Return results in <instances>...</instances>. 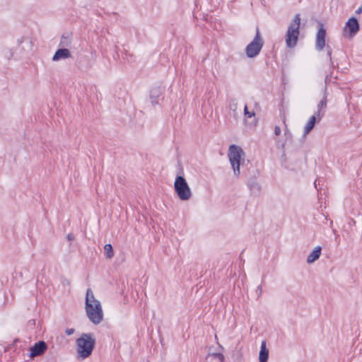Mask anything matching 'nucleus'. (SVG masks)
<instances>
[{"label": "nucleus", "mask_w": 362, "mask_h": 362, "mask_svg": "<svg viewBox=\"0 0 362 362\" xmlns=\"http://www.w3.org/2000/svg\"><path fill=\"white\" fill-rule=\"evenodd\" d=\"M321 105H326V103H324L322 101H321Z\"/></svg>", "instance_id": "nucleus-21"}, {"label": "nucleus", "mask_w": 362, "mask_h": 362, "mask_svg": "<svg viewBox=\"0 0 362 362\" xmlns=\"http://www.w3.org/2000/svg\"><path fill=\"white\" fill-rule=\"evenodd\" d=\"M174 189L181 201H187L192 196V190L182 176H177L174 183Z\"/></svg>", "instance_id": "nucleus-4"}, {"label": "nucleus", "mask_w": 362, "mask_h": 362, "mask_svg": "<svg viewBox=\"0 0 362 362\" xmlns=\"http://www.w3.org/2000/svg\"><path fill=\"white\" fill-rule=\"evenodd\" d=\"M211 356L218 359L220 362H225V357L221 353H214Z\"/></svg>", "instance_id": "nucleus-15"}, {"label": "nucleus", "mask_w": 362, "mask_h": 362, "mask_svg": "<svg viewBox=\"0 0 362 362\" xmlns=\"http://www.w3.org/2000/svg\"><path fill=\"white\" fill-rule=\"evenodd\" d=\"M95 340L90 334H83L76 340L77 352L78 356L82 358L88 357L95 346Z\"/></svg>", "instance_id": "nucleus-2"}, {"label": "nucleus", "mask_w": 362, "mask_h": 362, "mask_svg": "<svg viewBox=\"0 0 362 362\" xmlns=\"http://www.w3.org/2000/svg\"><path fill=\"white\" fill-rule=\"evenodd\" d=\"M86 311L88 319L94 324L100 323L103 319V313L99 300L95 298L90 288L86 291Z\"/></svg>", "instance_id": "nucleus-1"}, {"label": "nucleus", "mask_w": 362, "mask_h": 362, "mask_svg": "<svg viewBox=\"0 0 362 362\" xmlns=\"http://www.w3.org/2000/svg\"><path fill=\"white\" fill-rule=\"evenodd\" d=\"M283 122H284V124H285V126L286 127V119H285V118H284Z\"/></svg>", "instance_id": "nucleus-20"}, {"label": "nucleus", "mask_w": 362, "mask_h": 362, "mask_svg": "<svg viewBox=\"0 0 362 362\" xmlns=\"http://www.w3.org/2000/svg\"><path fill=\"white\" fill-rule=\"evenodd\" d=\"M244 113L245 115L247 116L248 118H250L252 117H254L255 115V113L254 111H249L247 105L245 106L244 108Z\"/></svg>", "instance_id": "nucleus-16"}, {"label": "nucleus", "mask_w": 362, "mask_h": 362, "mask_svg": "<svg viewBox=\"0 0 362 362\" xmlns=\"http://www.w3.org/2000/svg\"><path fill=\"white\" fill-rule=\"evenodd\" d=\"M269 357V350L267 348L266 341H262L259 355V362H267Z\"/></svg>", "instance_id": "nucleus-10"}, {"label": "nucleus", "mask_w": 362, "mask_h": 362, "mask_svg": "<svg viewBox=\"0 0 362 362\" xmlns=\"http://www.w3.org/2000/svg\"><path fill=\"white\" fill-rule=\"evenodd\" d=\"M47 349V346L44 341H40L35 343L30 349V358H33L36 356L43 354Z\"/></svg>", "instance_id": "nucleus-9"}, {"label": "nucleus", "mask_w": 362, "mask_h": 362, "mask_svg": "<svg viewBox=\"0 0 362 362\" xmlns=\"http://www.w3.org/2000/svg\"><path fill=\"white\" fill-rule=\"evenodd\" d=\"M243 156H244V153L240 147L235 145L230 146L228 158L234 173L237 175L240 173V161Z\"/></svg>", "instance_id": "nucleus-5"}, {"label": "nucleus", "mask_w": 362, "mask_h": 362, "mask_svg": "<svg viewBox=\"0 0 362 362\" xmlns=\"http://www.w3.org/2000/svg\"><path fill=\"white\" fill-rule=\"evenodd\" d=\"M300 15L296 14L290 23L286 34V44L289 48H293L297 45L300 34Z\"/></svg>", "instance_id": "nucleus-3"}, {"label": "nucleus", "mask_w": 362, "mask_h": 362, "mask_svg": "<svg viewBox=\"0 0 362 362\" xmlns=\"http://www.w3.org/2000/svg\"><path fill=\"white\" fill-rule=\"evenodd\" d=\"M74 329H67L66 331V333L68 334V335H71L74 333Z\"/></svg>", "instance_id": "nucleus-18"}, {"label": "nucleus", "mask_w": 362, "mask_h": 362, "mask_svg": "<svg viewBox=\"0 0 362 362\" xmlns=\"http://www.w3.org/2000/svg\"><path fill=\"white\" fill-rule=\"evenodd\" d=\"M361 12H362V6H360V7H359L356 11V13L357 14H359V13H361Z\"/></svg>", "instance_id": "nucleus-19"}, {"label": "nucleus", "mask_w": 362, "mask_h": 362, "mask_svg": "<svg viewBox=\"0 0 362 362\" xmlns=\"http://www.w3.org/2000/svg\"><path fill=\"white\" fill-rule=\"evenodd\" d=\"M315 122H316V118H315V116H314V115L312 116L309 119L308 122H307V124L304 128V134L305 135L309 134L310 132V131L313 129V128L315 126Z\"/></svg>", "instance_id": "nucleus-13"}, {"label": "nucleus", "mask_w": 362, "mask_h": 362, "mask_svg": "<svg viewBox=\"0 0 362 362\" xmlns=\"http://www.w3.org/2000/svg\"><path fill=\"white\" fill-rule=\"evenodd\" d=\"M359 30V24L354 17L350 18L346 23L343 30V35L345 37L352 38Z\"/></svg>", "instance_id": "nucleus-8"}, {"label": "nucleus", "mask_w": 362, "mask_h": 362, "mask_svg": "<svg viewBox=\"0 0 362 362\" xmlns=\"http://www.w3.org/2000/svg\"><path fill=\"white\" fill-rule=\"evenodd\" d=\"M69 56L70 52L67 49H59L55 52L53 57V60H58L62 58H67Z\"/></svg>", "instance_id": "nucleus-11"}, {"label": "nucleus", "mask_w": 362, "mask_h": 362, "mask_svg": "<svg viewBox=\"0 0 362 362\" xmlns=\"http://www.w3.org/2000/svg\"><path fill=\"white\" fill-rule=\"evenodd\" d=\"M107 258H112L114 255L112 247L110 244H106L104 247Z\"/></svg>", "instance_id": "nucleus-14"}, {"label": "nucleus", "mask_w": 362, "mask_h": 362, "mask_svg": "<svg viewBox=\"0 0 362 362\" xmlns=\"http://www.w3.org/2000/svg\"><path fill=\"white\" fill-rule=\"evenodd\" d=\"M327 31L325 28L322 23H319L318 30L315 35V49L318 51L323 50L327 45Z\"/></svg>", "instance_id": "nucleus-7"}, {"label": "nucleus", "mask_w": 362, "mask_h": 362, "mask_svg": "<svg viewBox=\"0 0 362 362\" xmlns=\"http://www.w3.org/2000/svg\"><path fill=\"white\" fill-rule=\"evenodd\" d=\"M263 40L261 37L260 32L258 28L256 29V35L253 40L247 45L245 53L250 58L256 57L260 52L263 46Z\"/></svg>", "instance_id": "nucleus-6"}, {"label": "nucleus", "mask_w": 362, "mask_h": 362, "mask_svg": "<svg viewBox=\"0 0 362 362\" xmlns=\"http://www.w3.org/2000/svg\"><path fill=\"white\" fill-rule=\"evenodd\" d=\"M281 129L279 126H276L274 128V134L276 136H279L281 134Z\"/></svg>", "instance_id": "nucleus-17"}, {"label": "nucleus", "mask_w": 362, "mask_h": 362, "mask_svg": "<svg viewBox=\"0 0 362 362\" xmlns=\"http://www.w3.org/2000/svg\"><path fill=\"white\" fill-rule=\"evenodd\" d=\"M321 254V247H317L308 257L307 262L313 263L317 259Z\"/></svg>", "instance_id": "nucleus-12"}]
</instances>
